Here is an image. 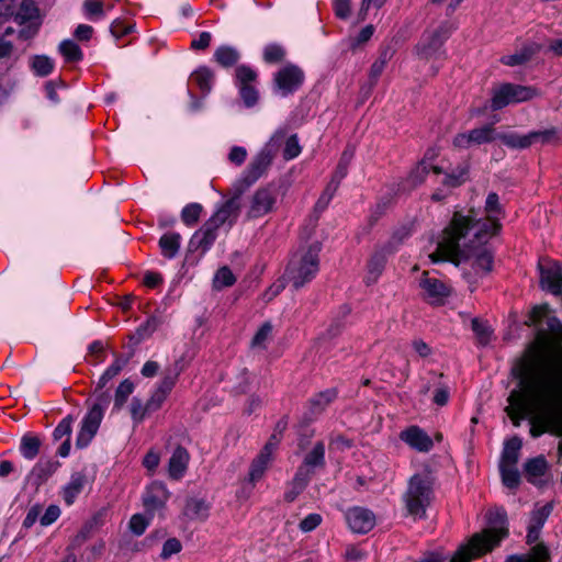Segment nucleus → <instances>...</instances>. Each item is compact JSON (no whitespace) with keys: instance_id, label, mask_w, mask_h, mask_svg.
<instances>
[{"instance_id":"f257e3e1","label":"nucleus","mask_w":562,"mask_h":562,"mask_svg":"<svg viewBox=\"0 0 562 562\" xmlns=\"http://www.w3.org/2000/svg\"><path fill=\"white\" fill-rule=\"evenodd\" d=\"M530 322L539 328V340L516 369L519 389L510 392L506 413L515 426L528 418L533 438L546 432L562 438V349L548 350L543 337H562V323L546 304L533 307ZM558 453L562 457V439Z\"/></svg>"},{"instance_id":"f03ea898","label":"nucleus","mask_w":562,"mask_h":562,"mask_svg":"<svg viewBox=\"0 0 562 562\" xmlns=\"http://www.w3.org/2000/svg\"><path fill=\"white\" fill-rule=\"evenodd\" d=\"M486 221L476 220L472 214L462 215L456 213L450 225L445 229V241L441 250L446 255L459 251L461 245L467 246L468 237L473 234L480 240L486 236H493L499 229V215L502 207L496 193H490L485 202Z\"/></svg>"},{"instance_id":"7ed1b4c3","label":"nucleus","mask_w":562,"mask_h":562,"mask_svg":"<svg viewBox=\"0 0 562 562\" xmlns=\"http://www.w3.org/2000/svg\"><path fill=\"white\" fill-rule=\"evenodd\" d=\"M487 520L490 528L482 533L474 535L468 544L462 546L456 552V562H470L473 558L492 550L507 536V529L505 527L506 513L504 509L495 508L490 510Z\"/></svg>"},{"instance_id":"20e7f679","label":"nucleus","mask_w":562,"mask_h":562,"mask_svg":"<svg viewBox=\"0 0 562 562\" xmlns=\"http://www.w3.org/2000/svg\"><path fill=\"white\" fill-rule=\"evenodd\" d=\"M491 236H486L481 240L471 234L467 239V246L463 247L461 245L459 247V251H456L450 255H446L443 250H441V245L445 241V232L442 233L441 239L438 241V246L435 252H432L429 258L432 262L439 261H451L456 265H459L462 260L472 259L473 267L476 273H487L492 270L493 266V256L491 251L484 246L486 240Z\"/></svg>"},{"instance_id":"39448f33","label":"nucleus","mask_w":562,"mask_h":562,"mask_svg":"<svg viewBox=\"0 0 562 562\" xmlns=\"http://www.w3.org/2000/svg\"><path fill=\"white\" fill-rule=\"evenodd\" d=\"M284 137L285 132L283 128L277 130L262 149L251 159L247 168L233 184L238 195L243 194L267 171L283 144Z\"/></svg>"},{"instance_id":"423d86ee","label":"nucleus","mask_w":562,"mask_h":562,"mask_svg":"<svg viewBox=\"0 0 562 562\" xmlns=\"http://www.w3.org/2000/svg\"><path fill=\"white\" fill-rule=\"evenodd\" d=\"M319 251L321 244L318 241L297 249L289 261L283 279L296 290L312 281L318 272Z\"/></svg>"},{"instance_id":"0eeeda50","label":"nucleus","mask_w":562,"mask_h":562,"mask_svg":"<svg viewBox=\"0 0 562 562\" xmlns=\"http://www.w3.org/2000/svg\"><path fill=\"white\" fill-rule=\"evenodd\" d=\"M434 498L432 482L426 474H416L411 477L404 502L408 515L415 519L425 517L427 507Z\"/></svg>"},{"instance_id":"6e6552de","label":"nucleus","mask_w":562,"mask_h":562,"mask_svg":"<svg viewBox=\"0 0 562 562\" xmlns=\"http://www.w3.org/2000/svg\"><path fill=\"white\" fill-rule=\"evenodd\" d=\"M109 404L110 396L105 393H101L95 398H93L87 415L81 422L80 429L76 439L77 448H86L91 442L100 427L104 412Z\"/></svg>"},{"instance_id":"1a4fd4ad","label":"nucleus","mask_w":562,"mask_h":562,"mask_svg":"<svg viewBox=\"0 0 562 562\" xmlns=\"http://www.w3.org/2000/svg\"><path fill=\"white\" fill-rule=\"evenodd\" d=\"M538 94V90L532 87L504 83L493 91L492 109L501 110L513 103L526 102Z\"/></svg>"},{"instance_id":"9d476101","label":"nucleus","mask_w":562,"mask_h":562,"mask_svg":"<svg viewBox=\"0 0 562 562\" xmlns=\"http://www.w3.org/2000/svg\"><path fill=\"white\" fill-rule=\"evenodd\" d=\"M448 34L449 30L446 26L425 32L415 47L417 58L426 63L439 59L443 54L441 48Z\"/></svg>"},{"instance_id":"9b49d317","label":"nucleus","mask_w":562,"mask_h":562,"mask_svg":"<svg viewBox=\"0 0 562 562\" xmlns=\"http://www.w3.org/2000/svg\"><path fill=\"white\" fill-rule=\"evenodd\" d=\"M498 138V134L492 124H486L477 128H473L467 133H459L453 138V147L458 149H467L471 146H480L492 143Z\"/></svg>"},{"instance_id":"f8f14e48","label":"nucleus","mask_w":562,"mask_h":562,"mask_svg":"<svg viewBox=\"0 0 562 562\" xmlns=\"http://www.w3.org/2000/svg\"><path fill=\"white\" fill-rule=\"evenodd\" d=\"M277 199L278 192L276 189L270 187L259 188L249 199L247 216L249 218L265 216L273 210Z\"/></svg>"},{"instance_id":"ddd939ff","label":"nucleus","mask_w":562,"mask_h":562,"mask_svg":"<svg viewBox=\"0 0 562 562\" xmlns=\"http://www.w3.org/2000/svg\"><path fill=\"white\" fill-rule=\"evenodd\" d=\"M555 136L553 130L535 131L526 135L516 133L499 134L498 138L508 147L514 149H525L536 143H549Z\"/></svg>"},{"instance_id":"4468645a","label":"nucleus","mask_w":562,"mask_h":562,"mask_svg":"<svg viewBox=\"0 0 562 562\" xmlns=\"http://www.w3.org/2000/svg\"><path fill=\"white\" fill-rule=\"evenodd\" d=\"M304 81V72L295 65H288L274 76V83L282 97L296 91Z\"/></svg>"},{"instance_id":"2eb2a0df","label":"nucleus","mask_w":562,"mask_h":562,"mask_svg":"<svg viewBox=\"0 0 562 562\" xmlns=\"http://www.w3.org/2000/svg\"><path fill=\"white\" fill-rule=\"evenodd\" d=\"M423 297L432 305H441L450 295V289L439 279L424 272L419 280Z\"/></svg>"},{"instance_id":"dca6fc26","label":"nucleus","mask_w":562,"mask_h":562,"mask_svg":"<svg viewBox=\"0 0 562 562\" xmlns=\"http://www.w3.org/2000/svg\"><path fill=\"white\" fill-rule=\"evenodd\" d=\"M169 497L170 493L166 485L155 481L146 487L143 494L144 507L146 512L153 516L154 513L161 510L166 506Z\"/></svg>"},{"instance_id":"f3484780","label":"nucleus","mask_w":562,"mask_h":562,"mask_svg":"<svg viewBox=\"0 0 562 562\" xmlns=\"http://www.w3.org/2000/svg\"><path fill=\"white\" fill-rule=\"evenodd\" d=\"M346 521L352 532L367 533L375 526V516L367 508L353 507L346 513Z\"/></svg>"},{"instance_id":"a211bd4d","label":"nucleus","mask_w":562,"mask_h":562,"mask_svg":"<svg viewBox=\"0 0 562 562\" xmlns=\"http://www.w3.org/2000/svg\"><path fill=\"white\" fill-rule=\"evenodd\" d=\"M400 438L411 448L419 452H428L434 446L431 438L418 426H411L403 430Z\"/></svg>"},{"instance_id":"6ab92c4d","label":"nucleus","mask_w":562,"mask_h":562,"mask_svg":"<svg viewBox=\"0 0 562 562\" xmlns=\"http://www.w3.org/2000/svg\"><path fill=\"white\" fill-rule=\"evenodd\" d=\"M216 231L217 227L207 221L192 235L189 241V249L191 251L201 250L203 254L206 252L216 239Z\"/></svg>"},{"instance_id":"aec40b11","label":"nucleus","mask_w":562,"mask_h":562,"mask_svg":"<svg viewBox=\"0 0 562 562\" xmlns=\"http://www.w3.org/2000/svg\"><path fill=\"white\" fill-rule=\"evenodd\" d=\"M392 252V249L389 246L381 247L376 249L369 259L367 266V274L364 277V282L370 285L376 282L379 277L381 276L387 256Z\"/></svg>"},{"instance_id":"412c9836","label":"nucleus","mask_w":562,"mask_h":562,"mask_svg":"<svg viewBox=\"0 0 562 562\" xmlns=\"http://www.w3.org/2000/svg\"><path fill=\"white\" fill-rule=\"evenodd\" d=\"M325 463V447L323 442H317L313 447V449L305 456L302 465L299 468L297 472H303L302 474L306 476V479H311L316 468H322Z\"/></svg>"},{"instance_id":"4be33fe9","label":"nucleus","mask_w":562,"mask_h":562,"mask_svg":"<svg viewBox=\"0 0 562 562\" xmlns=\"http://www.w3.org/2000/svg\"><path fill=\"white\" fill-rule=\"evenodd\" d=\"M190 460V456L183 447L178 446L168 462V473L169 476L173 480L181 479L188 468V463Z\"/></svg>"},{"instance_id":"5701e85b","label":"nucleus","mask_w":562,"mask_h":562,"mask_svg":"<svg viewBox=\"0 0 562 562\" xmlns=\"http://www.w3.org/2000/svg\"><path fill=\"white\" fill-rule=\"evenodd\" d=\"M236 195H238L236 193ZM238 211V196L233 198L226 201L214 215L209 220L210 223L215 225L217 228L225 223L232 224V222L236 218Z\"/></svg>"},{"instance_id":"b1692460","label":"nucleus","mask_w":562,"mask_h":562,"mask_svg":"<svg viewBox=\"0 0 562 562\" xmlns=\"http://www.w3.org/2000/svg\"><path fill=\"white\" fill-rule=\"evenodd\" d=\"M435 156L436 153L434 150H428L425 155V158L412 170L409 180L414 186L424 182L430 169H432L435 173L442 172L440 167L434 166L431 164V160L435 158Z\"/></svg>"},{"instance_id":"393cba45","label":"nucleus","mask_w":562,"mask_h":562,"mask_svg":"<svg viewBox=\"0 0 562 562\" xmlns=\"http://www.w3.org/2000/svg\"><path fill=\"white\" fill-rule=\"evenodd\" d=\"M552 509L553 505L551 503H548L532 512L527 536L529 541H533L537 539L539 530L544 525Z\"/></svg>"},{"instance_id":"a878e982","label":"nucleus","mask_w":562,"mask_h":562,"mask_svg":"<svg viewBox=\"0 0 562 562\" xmlns=\"http://www.w3.org/2000/svg\"><path fill=\"white\" fill-rule=\"evenodd\" d=\"M525 474L529 482L532 484H539L541 477L548 470V462L543 456L529 459L524 465Z\"/></svg>"},{"instance_id":"bb28decb","label":"nucleus","mask_w":562,"mask_h":562,"mask_svg":"<svg viewBox=\"0 0 562 562\" xmlns=\"http://www.w3.org/2000/svg\"><path fill=\"white\" fill-rule=\"evenodd\" d=\"M38 18V9L32 0H18L14 22L19 25L35 22Z\"/></svg>"},{"instance_id":"cd10ccee","label":"nucleus","mask_w":562,"mask_h":562,"mask_svg":"<svg viewBox=\"0 0 562 562\" xmlns=\"http://www.w3.org/2000/svg\"><path fill=\"white\" fill-rule=\"evenodd\" d=\"M29 65L32 72L37 77H47L55 69L54 59L44 54L31 56L29 59Z\"/></svg>"},{"instance_id":"c85d7f7f","label":"nucleus","mask_w":562,"mask_h":562,"mask_svg":"<svg viewBox=\"0 0 562 562\" xmlns=\"http://www.w3.org/2000/svg\"><path fill=\"white\" fill-rule=\"evenodd\" d=\"M181 235L179 233L170 232L164 234L159 239V247L164 257L168 259L175 258L180 249Z\"/></svg>"},{"instance_id":"c756f323","label":"nucleus","mask_w":562,"mask_h":562,"mask_svg":"<svg viewBox=\"0 0 562 562\" xmlns=\"http://www.w3.org/2000/svg\"><path fill=\"white\" fill-rule=\"evenodd\" d=\"M59 463L52 459L42 458L33 467L30 477L35 479L37 483L46 481L58 469Z\"/></svg>"},{"instance_id":"7c9ffc66","label":"nucleus","mask_w":562,"mask_h":562,"mask_svg":"<svg viewBox=\"0 0 562 562\" xmlns=\"http://www.w3.org/2000/svg\"><path fill=\"white\" fill-rule=\"evenodd\" d=\"M183 514L191 520H204L209 516V505L201 498H189Z\"/></svg>"},{"instance_id":"2f4dec72","label":"nucleus","mask_w":562,"mask_h":562,"mask_svg":"<svg viewBox=\"0 0 562 562\" xmlns=\"http://www.w3.org/2000/svg\"><path fill=\"white\" fill-rule=\"evenodd\" d=\"M522 447V441L519 437L515 436L505 442L502 459L499 464L513 465L517 464L519 460V451Z\"/></svg>"},{"instance_id":"473e14b6","label":"nucleus","mask_w":562,"mask_h":562,"mask_svg":"<svg viewBox=\"0 0 562 562\" xmlns=\"http://www.w3.org/2000/svg\"><path fill=\"white\" fill-rule=\"evenodd\" d=\"M126 360L122 358L115 359V361L103 372V374L99 378V381L97 383L95 392H94V398L100 395L101 393H105L110 396V394L103 389L105 385L114 378L116 376L120 371L125 366Z\"/></svg>"},{"instance_id":"72a5a7b5","label":"nucleus","mask_w":562,"mask_h":562,"mask_svg":"<svg viewBox=\"0 0 562 562\" xmlns=\"http://www.w3.org/2000/svg\"><path fill=\"white\" fill-rule=\"evenodd\" d=\"M86 484V476L81 473L71 475L70 481L64 487V499L68 505H71L77 496L82 492Z\"/></svg>"},{"instance_id":"f704fd0d","label":"nucleus","mask_w":562,"mask_h":562,"mask_svg":"<svg viewBox=\"0 0 562 562\" xmlns=\"http://www.w3.org/2000/svg\"><path fill=\"white\" fill-rule=\"evenodd\" d=\"M42 441L38 437L32 435H24L21 438L20 453L26 460H33L40 452Z\"/></svg>"},{"instance_id":"c9c22d12","label":"nucleus","mask_w":562,"mask_h":562,"mask_svg":"<svg viewBox=\"0 0 562 562\" xmlns=\"http://www.w3.org/2000/svg\"><path fill=\"white\" fill-rule=\"evenodd\" d=\"M191 80L198 85L203 93L207 94L213 86L214 74L210 68L202 66L191 75Z\"/></svg>"},{"instance_id":"e433bc0d","label":"nucleus","mask_w":562,"mask_h":562,"mask_svg":"<svg viewBox=\"0 0 562 562\" xmlns=\"http://www.w3.org/2000/svg\"><path fill=\"white\" fill-rule=\"evenodd\" d=\"M214 59L223 67H231L238 61L239 53L233 46L222 45L215 50Z\"/></svg>"},{"instance_id":"4c0bfd02","label":"nucleus","mask_w":562,"mask_h":562,"mask_svg":"<svg viewBox=\"0 0 562 562\" xmlns=\"http://www.w3.org/2000/svg\"><path fill=\"white\" fill-rule=\"evenodd\" d=\"M393 56V49L391 47H385L381 50L378 59L371 65L370 68V80L372 85H374L378 81V78L383 72L386 64L390 61V59Z\"/></svg>"},{"instance_id":"58836bf2","label":"nucleus","mask_w":562,"mask_h":562,"mask_svg":"<svg viewBox=\"0 0 562 562\" xmlns=\"http://www.w3.org/2000/svg\"><path fill=\"white\" fill-rule=\"evenodd\" d=\"M270 460L271 459L267 458V453L258 454V457L252 461L249 469L248 480L250 483L255 484L263 476Z\"/></svg>"},{"instance_id":"ea45409f","label":"nucleus","mask_w":562,"mask_h":562,"mask_svg":"<svg viewBox=\"0 0 562 562\" xmlns=\"http://www.w3.org/2000/svg\"><path fill=\"white\" fill-rule=\"evenodd\" d=\"M336 397V391L334 389L326 390L318 393L311 400V412L313 415L322 413L325 407L331 403Z\"/></svg>"},{"instance_id":"a19ab883","label":"nucleus","mask_w":562,"mask_h":562,"mask_svg":"<svg viewBox=\"0 0 562 562\" xmlns=\"http://www.w3.org/2000/svg\"><path fill=\"white\" fill-rule=\"evenodd\" d=\"M133 391L134 384L130 380L126 379L122 381L115 391L113 409L120 411L124 406Z\"/></svg>"},{"instance_id":"79ce46f5","label":"nucleus","mask_w":562,"mask_h":562,"mask_svg":"<svg viewBox=\"0 0 562 562\" xmlns=\"http://www.w3.org/2000/svg\"><path fill=\"white\" fill-rule=\"evenodd\" d=\"M499 471L502 475V481L505 486L509 488L517 487L520 482L519 471L516 464L513 465H504L499 464Z\"/></svg>"},{"instance_id":"37998d69","label":"nucleus","mask_w":562,"mask_h":562,"mask_svg":"<svg viewBox=\"0 0 562 562\" xmlns=\"http://www.w3.org/2000/svg\"><path fill=\"white\" fill-rule=\"evenodd\" d=\"M302 473L303 472H296L293 481L291 482L290 488L285 492L284 498L286 502H293L307 485L310 480Z\"/></svg>"},{"instance_id":"c03bdc74","label":"nucleus","mask_w":562,"mask_h":562,"mask_svg":"<svg viewBox=\"0 0 562 562\" xmlns=\"http://www.w3.org/2000/svg\"><path fill=\"white\" fill-rule=\"evenodd\" d=\"M59 52L67 61H78L82 59L80 47L72 41L66 40L59 44Z\"/></svg>"},{"instance_id":"a18cd8bd","label":"nucleus","mask_w":562,"mask_h":562,"mask_svg":"<svg viewBox=\"0 0 562 562\" xmlns=\"http://www.w3.org/2000/svg\"><path fill=\"white\" fill-rule=\"evenodd\" d=\"M236 278L228 267H222L218 269L213 278V285L215 289L221 290L223 288L231 286L235 283Z\"/></svg>"},{"instance_id":"49530a36","label":"nucleus","mask_w":562,"mask_h":562,"mask_svg":"<svg viewBox=\"0 0 562 562\" xmlns=\"http://www.w3.org/2000/svg\"><path fill=\"white\" fill-rule=\"evenodd\" d=\"M202 212V205L199 203H190L186 205L181 211V220L188 226H193L198 221Z\"/></svg>"},{"instance_id":"de8ad7c7","label":"nucleus","mask_w":562,"mask_h":562,"mask_svg":"<svg viewBox=\"0 0 562 562\" xmlns=\"http://www.w3.org/2000/svg\"><path fill=\"white\" fill-rule=\"evenodd\" d=\"M130 413L133 422L139 424L145 419L147 413L150 412L147 408V402L144 404L140 398L133 397L130 404Z\"/></svg>"},{"instance_id":"09e8293b","label":"nucleus","mask_w":562,"mask_h":562,"mask_svg":"<svg viewBox=\"0 0 562 562\" xmlns=\"http://www.w3.org/2000/svg\"><path fill=\"white\" fill-rule=\"evenodd\" d=\"M472 330L481 345H487L491 340L492 329L487 323L480 322L479 319L472 321Z\"/></svg>"},{"instance_id":"8fccbe9b","label":"nucleus","mask_w":562,"mask_h":562,"mask_svg":"<svg viewBox=\"0 0 562 562\" xmlns=\"http://www.w3.org/2000/svg\"><path fill=\"white\" fill-rule=\"evenodd\" d=\"M272 333V326L270 323H265L259 330L256 333L251 340L252 348L263 349L267 346Z\"/></svg>"},{"instance_id":"3c124183","label":"nucleus","mask_w":562,"mask_h":562,"mask_svg":"<svg viewBox=\"0 0 562 562\" xmlns=\"http://www.w3.org/2000/svg\"><path fill=\"white\" fill-rule=\"evenodd\" d=\"M285 133L286 131L283 130ZM284 149H283V158L285 160H291L296 158L301 154V146L299 144L297 136L295 134L284 137Z\"/></svg>"},{"instance_id":"603ef678","label":"nucleus","mask_w":562,"mask_h":562,"mask_svg":"<svg viewBox=\"0 0 562 562\" xmlns=\"http://www.w3.org/2000/svg\"><path fill=\"white\" fill-rule=\"evenodd\" d=\"M75 422L74 416L67 415L63 418L57 427L54 429L53 436L55 440H60L63 438L70 439L72 424Z\"/></svg>"},{"instance_id":"864d4df0","label":"nucleus","mask_w":562,"mask_h":562,"mask_svg":"<svg viewBox=\"0 0 562 562\" xmlns=\"http://www.w3.org/2000/svg\"><path fill=\"white\" fill-rule=\"evenodd\" d=\"M151 517V515L150 517H146L143 514L133 515L130 519V530L135 536H142L148 527Z\"/></svg>"},{"instance_id":"5fc2aeb1","label":"nucleus","mask_w":562,"mask_h":562,"mask_svg":"<svg viewBox=\"0 0 562 562\" xmlns=\"http://www.w3.org/2000/svg\"><path fill=\"white\" fill-rule=\"evenodd\" d=\"M532 54H533V52L531 49L525 48L521 52L503 56L501 60L504 65L517 66V65H521V64L526 63L527 60H529Z\"/></svg>"},{"instance_id":"6e6d98bb","label":"nucleus","mask_w":562,"mask_h":562,"mask_svg":"<svg viewBox=\"0 0 562 562\" xmlns=\"http://www.w3.org/2000/svg\"><path fill=\"white\" fill-rule=\"evenodd\" d=\"M285 52L282 46L278 44H269L263 48V59L267 63H278L282 60Z\"/></svg>"},{"instance_id":"4d7b16f0","label":"nucleus","mask_w":562,"mask_h":562,"mask_svg":"<svg viewBox=\"0 0 562 562\" xmlns=\"http://www.w3.org/2000/svg\"><path fill=\"white\" fill-rule=\"evenodd\" d=\"M336 191L337 182H329L325 188L324 192L322 193V195L319 196V199L317 200L315 209L317 211H324L328 206Z\"/></svg>"},{"instance_id":"13d9d810","label":"nucleus","mask_w":562,"mask_h":562,"mask_svg":"<svg viewBox=\"0 0 562 562\" xmlns=\"http://www.w3.org/2000/svg\"><path fill=\"white\" fill-rule=\"evenodd\" d=\"M336 191L337 182H329L325 188L324 192L322 193V195L319 196V199L317 200L315 209L317 211H324L328 206Z\"/></svg>"},{"instance_id":"bf43d9fd","label":"nucleus","mask_w":562,"mask_h":562,"mask_svg":"<svg viewBox=\"0 0 562 562\" xmlns=\"http://www.w3.org/2000/svg\"><path fill=\"white\" fill-rule=\"evenodd\" d=\"M182 544L177 538H170L162 544L160 557L164 560L169 559L171 555L181 551Z\"/></svg>"},{"instance_id":"052dcab7","label":"nucleus","mask_w":562,"mask_h":562,"mask_svg":"<svg viewBox=\"0 0 562 562\" xmlns=\"http://www.w3.org/2000/svg\"><path fill=\"white\" fill-rule=\"evenodd\" d=\"M60 516V508L57 505H49L45 512H42L40 522L42 526L47 527L54 524Z\"/></svg>"},{"instance_id":"680f3d73","label":"nucleus","mask_w":562,"mask_h":562,"mask_svg":"<svg viewBox=\"0 0 562 562\" xmlns=\"http://www.w3.org/2000/svg\"><path fill=\"white\" fill-rule=\"evenodd\" d=\"M256 77L257 74L255 72V70L247 66H239L236 69V79L239 87L244 85H249V82L254 81Z\"/></svg>"},{"instance_id":"e2e57ef3","label":"nucleus","mask_w":562,"mask_h":562,"mask_svg":"<svg viewBox=\"0 0 562 562\" xmlns=\"http://www.w3.org/2000/svg\"><path fill=\"white\" fill-rule=\"evenodd\" d=\"M240 97L247 106H252L258 100L257 90L250 85L239 87Z\"/></svg>"},{"instance_id":"0e129e2a","label":"nucleus","mask_w":562,"mask_h":562,"mask_svg":"<svg viewBox=\"0 0 562 562\" xmlns=\"http://www.w3.org/2000/svg\"><path fill=\"white\" fill-rule=\"evenodd\" d=\"M18 0H0V19L8 20L15 18Z\"/></svg>"},{"instance_id":"69168bd1","label":"nucleus","mask_w":562,"mask_h":562,"mask_svg":"<svg viewBox=\"0 0 562 562\" xmlns=\"http://www.w3.org/2000/svg\"><path fill=\"white\" fill-rule=\"evenodd\" d=\"M83 10L87 16L103 18V4L98 0H86L83 3Z\"/></svg>"},{"instance_id":"338daca9","label":"nucleus","mask_w":562,"mask_h":562,"mask_svg":"<svg viewBox=\"0 0 562 562\" xmlns=\"http://www.w3.org/2000/svg\"><path fill=\"white\" fill-rule=\"evenodd\" d=\"M247 149L243 146H233L228 153V160L236 165L241 166L247 158Z\"/></svg>"},{"instance_id":"774afa93","label":"nucleus","mask_w":562,"mask_h":562,"mask_svg":"<svg viewBox=\"0 0 562 562\" xmlns=\"http://www.w3.org/2000/svg\"><path fill=\"white\" fill-rule=\"evenodd\" d=\"M467 169L459 168L458 170L448 173L443 180V183L449 187H458L465 180Z\"/></svg>"}]
</instances>
